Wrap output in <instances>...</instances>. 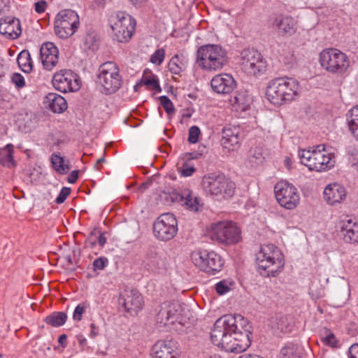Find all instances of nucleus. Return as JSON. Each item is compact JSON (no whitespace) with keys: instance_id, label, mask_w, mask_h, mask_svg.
<instances>
[{"instance_id":"1","label":"nucleus","mask_w":358,"mask_h":358,"mask_svg":"<svg viewBox=\"0 0 358 358\" xmlns=\"http://www.w3.org/2000/svg\"><path fill=\"white\" fill-rule=\"evenodd\" d=\"M249 328L248 321L242 315H224L214 324L211 341L227 352H242L251 344Z\"/></svg>"},{"instance_id":"2","label":"nucleus","mask_w":358,"mask_h":358,"mask_svg":"<svg viewBox=\"0 0 358 358\" xmlns=\"http://www.w3.org/2000/svg\"><path fill=\"white\" fill-rule=\"evenodd\" d=\"M228 63L227 51L217 44L203 45L197 49L195 54V64L204 72L220 71Z\"/></svg>"},{"instance_id":"3","label":"nucleus","mask_w":358,"mask_h":358,"mask_svg":"<svg viewBox=\"0 0 358 358\" xmlns=\"http://www.w3.org/2000/svg\"><path fill=\"white\" fill-rule=\"evenodd\" d=\"M299 82L293 78H276L268 83L266 97L273 104L280 106L296 99L299 94Z\"/></svg>"},{"instance_id":"4","label":"nucleus","mask_w":358,"mask_h":358,"mask_svg":"<svg viewBox=\"0 0 358 358\" xmlns=\"http://www.w3.org/2000/svg\"><path fill=\"white\" fill-rule=\"evenodd\" d=\"M256 264L258 269L264 271L266 276L275 277L284 268V256L281 250L275 245H263L256 255Z\"/></svg>"},{"instance_id":"5","label":"nucleus","mask_w":358,"mask_h":358,"mask_svg":"<svg viewBox=\"0 0 358 358\" xmlns=\"http://www.w3.org/2000/svg\"><path fill=\"white\" fill-rule=\"evenodd\" d=\"M298 155L301 164L310 171H325L334 166V155L327 152L324 145H319L312 150H299Z\"/></svg>"},{"instance_id":"6","label":"nucleus","mask_w":358,"mask_h":358,"mask_svg":"<svg viewBox=\"0 0 358 358\" xmlns=\"http://www.w3.org/2000/svg\"><path fill=\"white\" fill-rule=\"evenodd\" d=\"M203 189L217 200L227 199L233 196L235 184L223 174L210 173L202 179Z\"/></svg>"},{"instance_id":"7","label":"nucleus","mask_w":358,"mask_h":358,"mask_svg":"<svg viewBox=\"0 0 358 358\" xmlns=\"http://www.w3.org/2000/svg\"><path fill=\"white\" fill-rule=\"evenodd\" d=\"M319 62L321 66L327 72L342 75L350 66L348 57L336 48H326L319 55Z\"/></svg>"},{"instance_id":"8","label":"nucleus","mask_w":358,"mask_h":358,"mask_svg":"<svg viewBox=\"0 0 358 358\" xmlns=\"http://www.w3.org/2000/svg\"><path fill=\"white\" fill-rule=\"evenodd\" d=\"M113 38L120 43L129 42L136 29V20L128 13L119 11L110 18Z\"/></svg>"},{"instance_id":"9","label":"nucleus","mask_w":358,"mask_h":358,"mask_svg":"<svg viewBox=\"0 0 358 358\" xmlns=\"http://www.w3.org/2000/svg\"><path fill=\"white\" fill-rule=\"evenodd\" d=\"M209 234L212 240L227 245L236 244L241 240V229L232 221L213 223Z\"/></svg>"},{"instance_id":"10","label":"nucleus","mask_w":358,"mask_h":358,"mask_svg":"<svg viewBox=\"0 0 358 358\" xmlns=\"http://www.w3.org/2000/svg\"><path fill=\"white\" fill-rule=\"evenodd\" d=\"M80 24V17L76 11L71 9L62 10L55 17V33L60 38H68L78 31Z\"/></svg>"},{"instance_id":"11","label":"nucleus","mask_w":358,"mask_h":358,"mask_svg":"<svg viewBox=\"0 0 358 358\" xmlns=\"http://www.w3.org/2000/svg\"><path fill=\"white\" fill-rule=\"evenodd\" d=\"M98 81L106 94L117 92L122 83L119 66L113 62L102 64L99 68Z\"/></svg>"},{"instance_id":"12","label":"nucleus","mask_w":358,"mask_h":358,"mask_svg":"<svg viewBox=\"0 0 358 358\" xmlns=\"http://www.w3.org/2000/svg\"><path fill=\"white\" fill-rule=\"evenodd\" d=\"M278 203L287 210H294L299 204L301 196L298 189L286 180L278 182L274 186Z\"/></svg>"},{"instance_id":"13","label":"nucleus","mask_w":358,"mask_h":358,"mask_svg":"<svg viewBox=\"0 0 358 358\" xmlns=\"http://www.w3.org/2000/svg\"><path fill=\"white\" fill-rule=\"evenodd\" d=\"M241 65L245 73L254 76L264 74L267 68L266 60L255 49H244L241 52Z\"/></svg>"},{"instance_id":"14","label":"nucleus","mask_w":358,"mask_h":358,"mask_svg":"<svg viewBox=\"0 0 358 358\" xmlns=\"http://www.w3.org/2000/svg\"><path fill=\"white\" fill-rule=\"evenodd\" d=\"M191 259L197 268L209 274L219 272L224 264L221 257L214 251H194L191 255Z\"/></svg>"},{"instance_id":"15","label":"nucleus","mask_w":358,"mask_h":358,"mask_svg":"<svg viewBox=\"0 0 358 358\" xmlns=\"http://www.w3.org/2000/svg\"><path fill=\"white\" fill-rule=\"evenodd\" d=\"M178 231V221L172 213H163L155 221L153 233L159 241H167L173 238Z\"/></svg>"},{"instance_id":"16","label":"nucleus","mask_w":358,"mask_h":358,"mask_svg":"<svg viewBox=\"0 0 358 358\" xmlns=\"http://www.w3.org/2000/svg\"><path fill=\"white\" fill-rule=\"evenodd\" d=\"M52 85L62 92H77L80 88V80L72 71L62 70L54 75Z\"/></svg>"},{"instance_id":"17","label":"nucleus","mask_w":358,"mask_h":358,"mask_svg":"<svg viewBox=\"0 0 358 358\" xmlns=\"http://www.w3.org/2000/svg\"><path fill=\"white\" fill-rule=\"evenodd\" d=\"M118 301L124 311L132 316L138 314L144 303L143 296L133 289L124 290L120 294Z\"/></svg>"},{"instance_id":"18","label":"nucleus","mask_w":358,"mask_h":358,"mask_svg":"<svg viewBox=\"0 0 358 358\" xmlns=\"http://www.w3.org/2000/svg\"><path fill=\"white\" fill-rule=\"evenodd\" d=\"M169 197L173 203H178L192 211H198L202 206L201 199L193 194L189 189H185L181 193L172 192Z\"/></svg>"},{"instance_id":"19","label":"nucleus","mask_w":358,"mask_h":358,"mask_svg":"<svg viewBox=\"0 0 358 358\" xmlns=\"http://www.w3.org/2000/svg\"><path fill=\"white\" fill-rule=\"evenodd\" d=\"M210 87L217 94H229L236 88V82L231 74L221 73L212 78Z\"/></svg>"},{"instance_id":"20","label":"nucleus","mask_w":358,"mask_h":358,"mask_svg":"<svg viewBox=\"0 0 358 358\" xmlns=\"http://www.w3.org/2000/svg\"><path fill=\"white\" fill-rule=\"evenodd\" d=\"M338 226L345 242L358 243V222L355 218L346 215L340 220Z\"/></svg>"},{"instance_id":"21","label":"nucleus","mask_w":358,"mask_h":358,"mask_svg":"<svg viewBox=\"0 0 358 358\" xmlns=\"http://www.w3.org/2000/svg\"><path fill=\"white\" fill-rule=\"evenodd\" d=\"M153 358H179L180 352L172 341H158L152 348Z\"/></svg>"},{"instance_id":"22","label":"nucleus","mask_w":358,"mask_h":358,"mask_svg":"<svg viewBox=\"0 0 358 358\" xmlns=\"http://www.w3.org/2000/svg\"><path fill=\"white\" fill-rule=\"evenodd\" d=\"M143 264L146 270L155 273H164L166 271L169 266L167 258L158 255L154 251L147 254Z\"/></svg>"},{"instance_id":"23","label":"nucleus","mask_w":358,"mask_h":358,"mask_svg":"<svg viewBox=\"0 0 358 358\" xmlns=\"http://www.w3.org/2000/svg\"><path fill=\"white\" fill-rule=\"evenodd\" d=\"M22 34L20 21L13 17L0 19V34L9 39H16Z\"/></svg>"},{"instance_id":"24","label":"nucleus","mask_w":358,"mask_h":358,"mask_svg":"<svg viewBox=\"0 0 358 358\" xmlns=\"http://www.w3.org/2000/svg\"><path fill=\"white\" fill-rule=\"evenodd\" d=\"M346 196L345 187L337 182L329 184L323 192L324 201L331 206L342 203L346 199Z\"/></svg>"},{"instance_id":"25","label":"nucleus","mask_w":358,"mask_h":358,"mask_svg":"<svg viewBox=\"0 0 358 358\" xmlns=\"http://www.w3.org/2000/svg\"><path fill=\"white\" fill-rule=\"evenodd\" d=\"M41 59L44 68L52 70L59 60V51L57 48L51 42L43 43L40 49Z\"/></svg>"},{"instance_id":"26","label":"nucleus","mask_w":358,"mask_h":358,"mask_svg":"<svg viewBox=\"0 0 358 358\" xmlns=\"http://www.w3.org/2000/svg\"><path fill=\"white\" fill-rule=\"evenodd\" d=\"M232 110L236 112L248 110L252 103V96L246 90H238L229 100Z\"/></svg>"},{"instance_id":"27","label":"nucleus","mask_w":358,"mask_h":358,"mask_svg":"<svg viewBox=\"0 0 358 358\" xmlns=\"http://www.w3.org/2000/svg\"><path fill=\"white\" fill-rule=\"evenodd\" d=\"M240 129L235 126H227L222 129L221 143L228 150H234L238 147Z\"/></svg>"},{"instance_id":"28","label":"nucleus","mask_w":358,"mask_h":358,"mask_svg":"<svg viewBox=\"0 0 358 358\" xmlns=\"http://www.w3.org/2000/svg\"><path fill=\"white\" fill-rule=\"evenodd\" d=\"M273 27L278 29V33L282 36H291L297 29L296 22L289 16L278 15L273 24Z\"/></svg>"},{"instance_id":"29","label":"nucleus","mask_w":358,"mask_h":358,"mask_svg":"<svg viewBox=\"0 0 358 358\" xmlns=\"http://www.w3.org/2000/svg\"><path fill=\"white\" fill-rule=\"evenodd\" d=\"M178 304L174 302L163 303L157 315V322L164 325H166L169 322L173 323L178 313Z\"/></svg>"},{"instance_id":"30","label":"nucleus","mask_w":358,"mask_h":358,"mask_svg":"<svg viewBox=\"0 0 358 358\" xmlns=\"http://www.w3.org/2000/svg\"><path fill=\"white\" fill-rule=\"evenodd\" d=\"M44 103L54 113H62L67 109L65 99L56 93H49L45 98Z\"/></svg>"},{"instance_id":"31","label":"nucleus","mask_w":358,"mask_h":358,"mask_svg":"<svg viewBox=\"0 0 358 358\" xmlns=\"http://www.w3.org/2000/svg\"><path fill=\"white\" fill-rule=\"evenodd\" d=\"M188 59L182 55H176L169 61L168 68L173 74L180 75L187 67Z\"/></svg>"},{"instance_id":"32","label":"nucleus","mask_w":358,"mask_h":358,"mask_svg":"<svg viewBox=\"0 0 358 358\" xmlns=\"http://www.w3.org/2000/svg\"><path fill=\"white\" fill-rule=\"evenodd\" d=\"M14 146L9 143L0 149V164L11 168L15 166L13 159Z\"/></svg>"},{"instance_id":"33","label":"nucleus","mask_w":358,"mask_h":358,"mask_svg":"<svg viewBox=\"0 0 358 358\" xmlns=\"http://www.w3.org/2000/svg\"><path fill=\"white\" fill-rule=\"evenodd\" d=\"M51 163L53 169L60 174H66L70 170L69 161L65 159L58 154H52L51 156Z\"/></svg>"},{"instance_id":"34","label":"nucleus","mask_w":358,"mask_h":358,"mask_svg":"<svg viewBox=\"0 0 358 358\" xmlns=\"http://www.w3.org/2000/svg\"><path fill=\"white\" fill-rule=\"evenodd\" d=\"M300 346L293 343L285 345L280 352V358H301Z\"/></svg>"},{"instance_id":"35","label":"nucleus","mask_w":358,"mask_h":358,"mask_svg":"<svg viewBox=\"0 0 358 358\" xmlns=\"http://www.w3.org/2000/svg\"><path fill=\"white\" fill-rule=\"evenodd\" d=\"M17 64L22 71L25 73H29L33 69V63L30 54L27 50L22 51L17 59Z\"/></svg>"},{"instance_id":"36","label":"nucleus","mask_w":358,"mask_h":358,"mask_svg":"<svg viewBox=\"0 0 358 358\" xmlns=\"http://www.w3.org/2000/svg\"><path fill=\"white\" fill-rule=\"evenodd\" d=\"M350 114L348 119V128L352 136L358 141V105L350 110Z\"/></svg>"},{"instance_id":"37","label":"nucleus","mask_w":358,"mask_h":358,"mask_svg":"<svg viewBox=\"0 0 358 358\" xmlns=\"http://www.w3.org/2000/svg\"><path fill=\"white\" fill-rule=\"evenodd\" d=\"M66 319L67 315L66 313L55 312L47 316L44 319V322L52 327H58L63 325L66 322Z\"/></svg>"},{"instance_id":"38","label":"nucleus","mask_w":358,"mask_h":358,"mask_svg":"<svg viewBox=\"0 0 358 358\" xmlns=\"http://www.w3.org/2000/svg\"><path fill=\"white\" fill-rule=\"evenodd\" d=\"M142 80L144 85L150 89L161 91L157 77L148 69L144 71Z\"/></svg>"},{"instance_id":"39","label":"nucleus","mask_w":358,"mask_h":358,"mask_svg":"<svg viewBox=\"0 0 358 358\" xmlns=\"http://www.w3.org/2000/svg\"><path fill=\"white\" fill-rule=\"evenodd\" d=\"M292 318L289 315H281L276 318V328L282 333H288L292 330Z\"/></svg>"},{"instance_id":"40","label":"nucleus","mask_w":358,"mask_h":358,"mask_svg":"<svg viewBox=\"0 0 358 358\" xmlns=\"http://www.w3.org/2000/svg\"><path fill=\"white\" fill-rule=\"evenodd\" d=\"M234 285V282L230 280H223L215 285L216 292L222 295L229 292L231 287Z\"/></svg>"},{"instance_id":"41","label":"nucleus","mask_w":358,"mask_h":358,"mask_svg":"<svg viewBox=\"0 0 358 358\" xmlns=\"http://www.w3.org/2000/svg\"><path fill=\"white\" fill-rule=\"evenodd\" d=\"M159 99L166 113L169 115H173L175 112V108L170 99L166 96H162Z\"/></svg>"},{"instance_id":"42","label":"nucleus","mask_w":358,"mask_h":358,"mask_svg":"<svg viewBox=\"0 0 358 358\" xmlns=\"http://www.w3.org/2000/svg\"><path fill=\"white\" fill-rule=\"evenodd\" d=\"M325 336L322 338V341L327 345L332 348H336L338 345V340L335 335L328 329H325Z\"/></svg>"},{"instance_id":"43","label":"nucleus","mask_w":358,"mask_h":358,"mask_svg":"<svg viewBox=\"0 0 358 358\" xmlns=\"http://www.w3.org/2000/svg\"><path fill=\"white\" fill-rule=\"evenodd\" d=\"M178 170L180 175L184 177L191 176L196 171L194 166L187 162H185L180 167H178Z\"/></svg>"},{"instance_id":"44","label":"nucleus","mask_w":358,"mask_h":358,"mask_svg":"<svg viewBox=\"0 0 358 358\" xmlns=\"http://www.w3.org/2000/svg\"><path fill=\"white\" fill-rule=\"evenodd\" d=\"M165 57V51L164 49L157 50L150 57V62L155 64L160 65Z\"/></svg>"},{"instance_id":"45","label":"nucleus","mask_w":358,"mask_h":358,"mask_svg":"<svg viewBox=\"0 0 358 358\" xmlns=\"http://www.w3.org/2000/svg\"><path fill=\"white\" fill-rule=\"evenodd\" d=\"M108 264V259L105 257L96 259L92 264L94 271L103 270Z\"/></svg>"},{"instance_id":"46","label":"nucleus","mask_w":358,"mask_h":358,"mask_svg":"<svg viewBox=\"0 0 358 358\" xmlns=\"http://www.w3.org/2000/svg\"><path fill=\"white\" fill-rule=\"evenodd\" d=\"M201 134L200 129L196 126H192L189 129L188 141L191 143H196L199 141Z\"/></svg>"},{"instance_id":"47","label":"nucleus","mask_w":358,"mask_h":358,"mask_svg":"<svg viewBox=\"0 0 358 358\" xmlns=\"http://www.w3.org/2000/svg\"><path fill=\"white\" fill-rule=\"evenodd\" d=\"M87 306L85 303H82L78 304L73 312V318L74 320L80 321L83 317V314L85 312Z\"/></svg>"},{"instance_id":"48","label":"nucleus","mask_w":358,"mask_h":358,"mask_svg":"<svg viewBox=\"0 0 358 358\" xmlns=\"http://www.w3.org/2000/svg\"><path fill=\"white\" fill-rule=\"evenodd\" d=\"M12 82L17 88H22L25 85L24 77L20 73H14L12 76Z\"/></svg>"},{"instance_id":"49","label":"nucleus","mask_w":358,"mask_h":358,"mask_svg":"<svg viewBox=\"0 0 358 358\" xmlns=\"http://www.w3.org/2000/svg\"><path fill=\"white\" fill-rule=\"evenodd\" d=\"M71 193V189L69 187H63L57 197L56 198V203H62L68 197V196Z\"/></svg>"},{"instance_id":"50","label":"nucleus","mask_w":358,"mask_h":358,"mask_svg":"<svg viewBox=\"0 0 358 358\" xmlns=\"http://www.w3.org/2000/svg\"><path fill=\"white\" fill-rule=\"evenodd\" d=\"M35 10L38 13H42L45 10L47 3L45 1H39L35 3Z\"/></svg>"},{"instance_id":"51","label":"nucleus","mask_w":358,"mask_h":358,"mask_svg":"<svg viewBox=\"0 0 358 358\" xmlns=\"http://www.w3.org/2000/svg\"><path fill=\"white\" fill-rule=\"evenodd\" d=\"M349 358H358V343L353 344L350 348Z\"/></svg>"},{"instance_id":"52","label":"nucleus","mask_w":358,"mask_h":358,"mask_svg":"<svg viewBox=\"0 0 358 358\" xmlns=\"http://www.w3.org/2000/svg\"><path fill=\"white\" fill-rule=\"evenodd\" d=\"M78 172L79 171L77 170L71 171V173L67 178V181L71 184L75 183L78 178Z\"/></svg>"},{"instance_id":"53","label":"nucleus","mask_w":358,"mask_h":358,"mask_svg":"<svg viewBox=\"0 0 358 358\" xmlns=\"http://www.w3.org/2000/svg\"><path fill=\"white\" fill-rule=\"evenodd\" d=\"M58 342L62 346V347H66V345H67V336L66 334H62L59 337V339H58Z\"/></svg>"},{"instance_id":"54","label":"nucleus","mask_w":358,"mask_h":358,"mask_svg":"<svg viewBox=\"0 0 358 358\" xmlns=\"http://www.w3.org/2000/svg\"><path fill=\"white\" fill-rule=\"evenodd\" d=\"M98 242L100 246H103L105 245L106 243V238L105 237L104 234L102 233L99 234Z\"/></svg>"},{"instance_id":"55","label":"nucleus","mask_w":358,"mask_h":358,"mask_svg":"<svg viewBox=\"0 0 358 358\" xmlns=\"http://www.w3.org/2000/svg\"><path fill=\"white\" fill-rule=\"evenodd\" d=\"M132 4L137 7H141L144 5L145 0H129Z\"/></svg>"},{"instance_id":"56","label":"nucleus","mask_w":358,"mask_h":358,"mask_svg":"<svg viewBox=\"0 0 358 358\" xmlns=\"http://www.w3.org/2000/svg\"><path fill=\"white\" fill-rule=\"evenodd\" d=\"M90 328H91V329H92V331H91V333H90V336H91V337H92V338H94V337H95V336L97 335V334H98V333H97V331H96V327L95 324L92 323V324H90Z\"/></svg>"},{"instance_id":"57","label":"nucleus","mask_w":358,"mask_h":358,"mask_svg":"<svg viewBox=\"0 0 358 358\" xmlns=\"http://www.w3.org/2000/svg\"><path fill=\"white\" fill-rule=\"evenodd\" d=\"M238 358H263V357L256 355L245 354V355L240 356Z\"/></svg>"},{"instance_id":"58","label":"nucleus","mask_w":358,"mask_h":358,"mask_svg":"<svg viewBox=\"0 0 358 358\" xmlns=\"http://www.w3.org/2000/svg\"><path fill=\"white\" fill-rule=\"evenodd\" d=\"M184 157L186 158L187 159H196V155H195L194 153H191V152H187V153L184 154Z\"/></svg>"},{"instance_id":"59","label":"nucleus","mask_w":358,"mask_h":358,"mask_svg":"<svg viewBox=\"0 0 358 358\" xmlns=\"http://www.w3.org/2000/svg\"><path fill=\"white\" fill-rule=\"evenodd\" d=\"M94 2L98 7H103L105 4V0H94Z\"/></svg>"},{"instance_id":"60","label":"nucleus","mask_w":358,"mask_h":358,"mask_svg":"<svg viewBox=\"0 0 358 358\" xmlns=\"http://www.w3.org/2000/svg\"><path fill=\"white\" fill-rule=\"evenodd\" d=\"M102 162H103V159H102V158L99 159L97 160V162H96V166H98V164H100V163H101Z\"/></svg>"}]
</instances>
